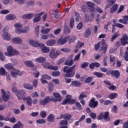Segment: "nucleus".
Returning <instances> with one entry per match:
<instances>
[{"label":"nucleus","instance_id":"obj_24","mask_svg":"<svg viewBox=\"0 0 128 128\" xmlns=\"http://www.w3.org/2000/svg\"><path fill=\"white\" fill-rule=\"evenodd\" d=\"M118 8V4H114L110 9V14H114V12H116Z\"/></svg>","mask_w":128,"mask_h":128},{"label":"nucleus","instance_id":"obj_9","mask_svg":"<svg viewBox=\"0 0 128 128\" xmlns=\"http://www.w3.org/2000/svg\"><path fill=\"white\" fill-rule=\"evenodd\" d=\"M15 28V32L16 34H22V26L20 23H16L14 24Z\"/></svg>","mask_w":128,"mask_h":128},{"label":"nucleus","instance_id":"obj_39","mask_svg":"<svg viewBox=\"0 0 128 128\" xmlns=\"http://www.w3.org/2000/svg\"><path fill=\"white\" fill-rule=\"evenodd\" d=\"M52 28H44L43 30H41V33L44 34H48V32H50Z\"/></svg>","mask_w":128,"mask_h":128},{"label":"nucleus","instance_id":"obj_11","mask_svg":"<svg viewBox=\"0 0 128 128\" xmlns=\"http://www.w3.org/2000/svg\"><path fill=\"white\" fill-rule=\"evenodd\" d=\"M43 14H44V12H42L39 14H35L34 16H36V17L33 19L34 22H40V20H42V18H40V16H42V15Z\"/></svg>","mask_w":128,"mask_h":128},{"label":"nucleus","instance_id":"obj_49","mask_svg":"<svg viewBox=\"0 0 128 128\" xmlns=\"http://www.w3.org/2000/svg\"><path fill=\"white\" fill-rule=\"evenodd\" d=\"M84 42H78V44L76 45V48H82L84 46Z\"/></svg>","mask_w":128,"mask_h":128},{"label":"nucleus","instance_id":"obj_8","mask_svg":"<svg viewBox=\"0 0 128 128\" xmlns=\"http://www.w3.org/2000/svg\"><path fill=\"white\" fill-rule=\"evenodd\" d=\"M7 51L8 52H5L4 54L6 56H14V48H12V46H9L7 48Z\"/></svg>","mask_w":128,"mask_h":128},{"label":"nucleus","instance_id":"obj_57","mask_svg":"<svg viewBox=\"0 0 128 128\" xmlns=\"http://www.w3.org/2000/svg\"><path fill=\"white\" fill-rule=\"evenodd\" d=\"M52 76H60V72L58 71H56V72H54L52 74Z\"/></svg>","mask_w":128,"mask_h":128},{"label":"nucleus","instance_id":"obj_15","mask_svg":"<svg viewBox=\"0 0 128 128\" xmlns=\"http://www.w3.org/2000/svg\"><path fill=\"white\" fill-rule=\"evenodd\" d=\"M50 96H48L46 98H44V100H41L40 101V104H41V106H46V104H48L50 102Z\"/></svg>","mask_w":128,"mask_h":128},{"label":"nucleus","instance_id":"obj_55","mask_svg":"<svg viewBox=\"0 0 128 128\" xmlns=\"http://www.w3.org/2000/svg\"><path fill=\"white\" fill-rule=\"evenodd\" d=\"M9 122H12V124H14L16 122V118H14V116H12L11 118H10Z\"/></svg>","mask_w":128,"mask_h":128},{"label":"nucleus","instance_id":"obj_64","mask_svg":"<svg viewBox=\"0 0 128 128\" xmlns=\"http://www.w3.org/2000/svg\"><path fill=\"white\" fill-rule=\"evenodd\" d=\"M124 60H126V62H128V52L126 51L124 54Z\"/></svg>","mask_w":128,"mask_h":128},{"label":"nucleus","instance_id":"obj_4","mask_svg":"<svg viewBox=\"0 0 128 128\" xmlns=\"http://www.w3.org/2000/svg\"><path fill=\"white\" fill-rule=\"evenodd\" d=\"M60 52L59 51H56L54 49H52L50 50V53L49 54L50 57V58H52V60H54V58H56L58 56H60Z\"/></svg>","mask_w":128,"mask_h":128},{"label":"nucleus","instance_id":"obj_25","mask_svg":"<svg viewBox=\"0 0 128 128\" xmlns=\"http://www.w3.org/2000/svg\"><path fill=\"white\" fill-rule=\"evenodd\" d=\"M71 86L78 88V86H82V84H80V81L74 80L72 82Z\"/></svg>","mask_w":128,"mask_h":128},{"label":"nucleus","instance_id":"obj_47","mask_svg":"<svg viewBox=\"0 0 128 128\" xmlns=\"http://www.w3.org/2000/svg\"><path fill=\"white\" fill-rule=\"evenodd\" d=\"M30 28L27 27L26 28H24V29H22L21 30V33L22 32L23 34H26V32H30Z\"/></svg>","mask_w":128,"mask_h":128},{"label":"nucleus","instance_id":"obj_43","mask_svg":"<svg viewBox=\"0 0 128 128\" xmlns=\"http://www.w3.org/2000/svg\"><path fill=\"white\" fill-rule=\"evenodd\" d=\"M87 96L84 92H82L80 94L78 98L79 100H84V98H86Z\"/></svg>","mask_w":128,"mask_h":128},{"label":"nucleus","instance_id":"obj_27","mask_svg":"<svg viewBox=\"0 0 128 128\" xmlns=\"http://www.w3.org/2000/svg\"><path fill=\"white\" fill-rule=\"evenodd\" d=\"M24 64L28 68H32L34 66L32 60H26L24 62Z\"/></svg>","mask_w":128,"mask_h":128},{"label":"nucleus","instance_id":"obj_51","mask_svg":"<svg viewBox=\"0 0 128 128\" xmlns=\"http://www.w3.org/2000/svg\"><path fill=\"white\" fill-rule=\"evenodd\" d=\"M116 0H107L106 2L108 4H110V6H112L113 4H116Z\"/></svg>","mask_w":128,"mask_h":128},{"label":"nucleus","instance_id":"obj_61","mask_svg":"<svg viewBox=\"0 0 128 128\" xmlns=\"http://www.w3.org/2000/svg\"><path fill=\"white\" fill-rule=\"evenodd\" d=\"M61 52H70V50L68 48H63L60 50Z\"/></svg>","mask_w":128,"mask_h":128},{"label":"nucleus","instance_id":"obj_6","mask_svg":"<svg viewBox=\"0 0 128 128\" xmlns=\"http://www.w3.org/2000/svg\"><path fill=\"white\" fill-rule=\"evenodd\" d=\"M1 92L2 94V98L4 102H8V98H10V93L6 92L4 89H2Z\"/></svg>","mask_w":128,"mask_h":128},{"label":"nucleus","instance_id":"obj_29","mask_svg":"<svg viewBox=\"0 0 128 128\" xmlns=\"http://www.w3.org/2000/svg\"><path fill=\"white\" fill-rule=\"evenodd\" d=\"M41 46H42L41 48L42 52L47 53L50 52V48L46 47L44 44H43V45H41Z\"/></svg>","mask_w":128,"mask_h":128},{"label":"nucleus","instance_id":"obj_54","mask_svg":"<svg viewBox=\"0 0 128 128\" xmlns=\"http://www.w3.org/2000/svg\"><path fill=\"white\" fill-rule=\"evenodd\" d=\"M6 74V70H4V68H0V74H2V76H4Z\"/></svg>","mask_w":128,"mask_h":128},{"label":"nucleus","instance_id":"obj_1","mask_svg":"<svg viewBox=\"0 0 128 128\" xmlns=\"http://www.w3.org/2000/svg\"><path fill=\"white\" fill-rule=\"evenodd\" d=\"M76 64L74 65L72 67H69L68 66H64L63 69V72H65V76L66 78H74V76L75 73L74 72V68H76Z\"/></svg>","mask_w":128,"mask_h":128},{"label":"nucleus","instance_id":"obj_28","mask_svg":"<svg viewBox=\"0 0 128 128\" xmlns=\"http://www.w3.org/2000/svg\"><path fill=\"white\" fill-rule=\"evenodd\" d=\"M56 40H50L46 42V44L48 46H52L56 44Z\"/></svg>","mask_w":128,"mask_h":128},{"label":"nucleus","instance_id":"obj_19","mask_svg":"<svg viewBox=\"0 0 128 128\" xmlns=\"http://www.w3.org/2000/svg\"><path fill=\"white\" fill-rule=\"evenodd\" d=\"M6 20H14L16 18V16L14 14H8L6 16Z\"/></svg>","mask_w":128,"mask_h":128},{"label":"nucleus","instance_id":"obj_35","mask_svg":"<svg viewBox=\"0 0 128 128\" xmlns=\"http://www.w3.org/2000/svg\"><path fill=\"white\" fill-rule=\"evenodd\" d=\"M26 103L28 104V106H32V98L30 96H28L26 98Z\"/></svg>","mask_w":128,"mask_h":128},{"label":"nucleus","instance_id":"obj_53","mask_svg":"<svg viewBox=\"0 0 128 128\" xmlns=\"http://www.w3.org/2000/svg\"><path fill=\"white\" fill-rule=\"evenodd\" d=\"M92 80V77H88L85 80L86 84H90Z\"/></svg>","mask_w":128,"mask_h":128},{"label":"nucleus","instance_id":"obj_21","mask_svg":"<svg viewBox=\"0 0 128 128\" xmlns=\"http://www.w3.org/2000/svg\"><path fill=\"white\" fill-rule=\"evenodd\" d=\"M123 19H120L118 20L119 22L123 24H128V16H123Z\"/></svg>","mask_w":128,"mask_h":128},{"label":"nucleus","instance_id":"obj_62","mask_svg":"<svg viewBox=\"0 0 128 128\" xmlns=\"http://www.w3.org/2000/svg\"><path fill=\"white\" fill-rule=\"evenodd\" d=\"M77 29L78 30H82V22H80L78 25H77Z\"/></svg>","mask_w":128,"mask_h":128},{"label":"nucleus","instance_id":"obj_5","mask_svg":"<svg viewBox=\"0 0 128 128\" xmlns=\"http://www.w3.org/2000/svg\"><path fill=\"white\" fill-rule=\"evenodd\" d=\"M95 100L96 98H92L90 100L88 104L90 108H96V106H98V101H96Z\"/></svg>","mask_w":128,"mask_h":128},{"label":"nucleus","instance_id":"obj_3","mask_svg":"<svg viewBox=\"0 0 128 128\" xmlns=\"http://www.w3.org/2000/svg\"><path fill=\"white\" fill-rule=\"evenodd\" d=\"M109 112H102L98 116V120H102L104 118L105 120H110V117H108Z\"/></svg>","mask_w":128,"mask_h":128},{"label":"nucleus","instance_id":"obj_33","mask_svg":"<svg viewBox=\"0 0 128 128\" xmlns=\"http://www.w3.org/2000/svg\"><path fill=\"white\" fill-rule=\"evenodd\" d=\"M14 67V64L12 63H8L4 65V68H6V70H12Z\"/></svg>","mask_w":128,"mask_h":128},{"label":"nucleus","instance_id":"obj_36","mask_svg":"<svg viewBox=\"0 0 128 128\" xmlns=\"http://www.w3.org/2000/svg\"><path fill=\"white\" fill-rule=\"evenodd\" d=\"M72 118V115L70 114H64V120H70Z\"/></svg>","mask_w":128,"mask_h":128},{"label":"nucleus","instance_id":"obj_45","mask_svg":"<svg viewBox=\"0 0 128 128\" xmlns=\"http://www.w3.org/2000/svg\"><path fill=\"white\" fill-rule=\"evenodd\" d=\"M64 32H66V34H70V29L66 26H64Z\"/></svg>","mask_w":128,"mask_h":128},{"label":"nucleus","instance_id":"obj_20","mask_svg":"<svg viewBox=\"0 0 128 128\" xmlns=\"http://www.w3.org/2000/svg\"><path fill=\"white\" fill-rule=\"evenodd\" d=\"M11 76L14 78H18V76H20V72L19 70H14L10 72Z\"/></svg>","mask_w":128,"mask_h":128},{"label":"nucleus","instance_id":"obj_26","mask_svg":"<svg viewBox=\"0 0 128 128\" xmlns=\"http://www.w3.org/2000/svg\"><path fill=\"white\" fill-rule=\"evenodd\" d=\"M24 88L26 90H34V86L30 84V83H26L24 84Z\"/></svg>","mask_w":128,"mask_h":128},{"label":"nucleus","instance_id":"obj_32","mask_svg":"<svg viewBox=\"0 0 128 128\" xmlns=\"http://www.w3.org/2000/svg\"><path fill=\"white\" fill-rule=\"evenodd\" d=\"M36 60L38 63L44 62L46 61V58L42 56L36 58Z\"/></svg>","mask_w":128,"mask_h":128},{"label":"nucleus","instance_id":"obj_56","mask_svg":"<svg viewBox=\"0 0 128 128\" xmlns=\"http://www.w3.org/2000/svg\"><path fill=\"white\" fill-rule=\"evenodd\" d=\"M60 126H68V121L66 120H62L60 122Z\"/></svg>","mask_w":128,"mask_h":128},{"label":"nucleus","instance_id":"obj_60","mask_svg":"<svg viewBox=\"0 0 128 128\" xmlns=\"http://www.w3.org/2000/svg\"><path fill=\"white\" fill-rule=\"evenodd\" d=\"M112 104V102L110 100H106L104 102V106H108V104Z\"/></svg>","mask_w":128,"mask_h":128},{"label":"nucleus","instance_id":"obj_12","mask_svg":"<svg viewBox=\"0 0 128 128\" xmlns=\"http://www.w3.org/2000/svg\"><path fill=\"white\" fill-rule=\"evenodd\" d=\"M30 46H34V48H38V46H44L43 44L38 43V41L34 40H30L29 42Z\"/></svg>","mask_w":128,"mask_h":128},{"label":"nucleus","instance_id":"obj_63","mask_svg":"<svg viewBox=\"0 0 128 128\" xmlns=\"http://www.w3.org/2000/svg\"><path fill=\"white\" fill-rule=\"evenodd\" d=\"M32 98H38V93L37 92H35L32 94Z\"/></svg>","mask_w":128,"mask_h":128},{"label":"nucleus","instance_id":"obj_13","mask_svg":"<svg viewBox=\"0 0 128 128\" xmlns=\"http://www.w3.org/2000/svg\"><path fill=\"white\" fill-rule=\"evenodd\" d=\"M86 4L87 6H88V8H90V12H94V6H95L94 3L92 2H86Z\"/></svg>","mask_w":128,"mask_h":128},{"label":"nucleus","instance_id":"obj_16","mask_svg":"<svg viewBox=\"0 0 128 128\" xmlns=\"http://www.w3.org/2000/svg\"><path fill=\"white\" fill-rule=\"evenodd\" d=\"M54 96L57 99H54V98H52V100L53 102H60L62 100V96H60V94L58 92H54L53 94Z\"/></svg>","mask_w":128,"mask_h":128},{"label":"nucleus","instance_id":"obj_38","mask_svg":"<svg viewBox=\"0 0 128 128\" xmlns=\"http://www.w3.org/2000/svg\"><path fill=\"white\" fill-rule=\"evenodd\" d=\"M65 66H70L72 64H74V60L72 59L70 60L69 61H66L64 62Z\"/></svg>","mask_w":128,"mask_h":128},{"label":"nucleus","instance_id":"obj_10","mask_svg":"<svg viewBox=\"0 0 128 128\" xmlns=\"http://www.w3.org/2000/svg\"><path fill=\"white\" fill-rule=\"evenodd\" d=\"M3 33L2 34V38L5 40H12V36L8 32H4V30H3Z\"/></svg>","mask_w":128,"mask_h":128},{"label":"nucleus","instance_id":"obj_14","mask_svg":"<svg viewBox=\"0 0 128 128\" xmlns=\"http://www.w3.org/2000/svg\"><path fill=\"white\" fill-rule=\"evenodd\" d=\"M128 37L126 34H123V38L120 39L121 44L123 46H126V44H128Z\"/></svg>","mask_w":128,"mask_h":128},{"label":"nucleus","instance_id":"obj_22","mask_svg":"<svg viewBox=\"0 0 128 128\" xmlns=\"http://www.w3.org/2000/svg\"><path fill=\"white\" fill-rule=\"evenodd\" d=\"M12 41L14 44H22V40L20 37H14L12 38Z\"/></svg>","mask_w":128,"mask_h":128},{"label":"nucleus","instance_id":"obj_37","mask_svg":"<svg viewBox=\"0 0 128 128\" xmlns=\"http://www.w3.org/2000/svg\"><path fill=\"white\" fill-rule=\"evenodd\" d=\"M76 106L78 110H82V106L80 102H76Z\"/></svg>","mask_w":128,"mask_h":128},{"label":"nucleus","instance_id":"obj_23","mask_svg":"<svg viewBox=\"0 0 128 128\" xmlns=\"http://www.w3.org/2000/svg\"><path fill=\"white\" fill-rule=\"evenodd\" d=\"M22 18L24 20H32L34 18V14H25L22 16Z\"/></svg>","mask_w":128,"mask_h":128},{"label":"nucleus","instance_id":"obj_18","mask_svg":"<svg viewBox=\"0 0 128 128\" xmlns=\"http://www.w3.org/2000/svg\"><path fill=\"white\" fill-rule=\"evenodd\" d=\"M26 92L22 90H18L16 93V96L18 98V100H22Z\"/></svg>","mask_w":128,"mask_h":128},{"label":"nucleus","instance_id":"obj_50","mask_svg":"<svg viewBox=\"0 0 128 128\" xmlns=\"http://www.w3.org/2000/svg\"><path fill=\"white\" fill-rule=\"evenodd\" d=\"M24 0H14V2H18V4L22 6V4H24Z\"/></svg>","mask_w":128,"mask_h":128},{"label":"nucleus","instance_id":"obj_31","mask_svg":"<svg viewBox=\"0 0 128 128\" xmlns=\"http://www.w3.org/2000/svg\"><path fill=\"white\" fill-rule=\"evenodd\" d=\"M92 34V31L90 28H87L84 34V38H88Z\"/></svg>","mask_w":128,"mask_h":128},{"label":"nucleus","instance_id":"obj_40","mask_svg":"<svg viewBox=\"0 0 128 128\" xmlns=\"http://www.w3.org/2000/svg\"><path fill=\"white\" fill-rule=\"evenodd\" d=\"M94 76H97V78H102V76H104V74H102V72H94Z\"/></svg>","mask_w":128,"mask_h":128},{"label":"nucleus","instance_id":"obj_48","mask_svg":"<svg viewBox=\"0 0 128 128\" xmlns=\"http://www.w3.org/2000/svg\"><path fill=\"white\" fill-rule=\"evenodd\" d=\"M0 59L2 62H4L6 60V56H4V54L0 51Z\"/></svg>","mask_w":128,"mask_h":128},{"label":"nucleus","instance_id":"obj_7","mask_svg":"<svg viewBox=\"0 0 128 128\" xmlns=\"http://www.w3.org/2000/svg\"><path fill=\"white\" fill-rule=\"evenodd\" d=\"M68 40H70V36L65 37L64 38H60L57 42V44L58 46H62Z\"/></svg>","mask_w":128,"mask_h":128},{"label":"nucleus","instance_id":"obj_41","mask_svg":"<svg viewBox=\"0 0 128 128\" xmlns=\"http://www.w3.org/2000/svg\"><path fill=\"white\" fill-rule=\"evenodd\" d=\"M74 18H72L70 23V28H74Z\"/></svg>","mask_w":128,"mask_h":128},{"label":"nucleus","instance_id":"obj_42","mask_svg":"<svg viewBox=\"0 0 128 128\" xmlns=\"http://www.w3.org/2000/svg\"><path fill=\"white\" fill-rule=\"evenodd\" d=\"M118 96V94L116 93H112L110 96H109V98L110 100H114V98H116Z\"/></svg>","mask_w":128,"mask_h":128},{"label":"nucleus","instance_id":"obj_34","mask_svg":"<svg viewBox=\"0 0 128 128\" xmlns=\"http://www.w3.org/2000/svg\"><path fill=\"white\" fill-rule=\"evenodd\" d=\"M47 119L50 122H54V114H49L47 118Z\"/></svg>","mask_w":128,"mask_h":128},{"label":"nucleus","instance_id":"obj_59","mask_svg":"<svg viewBox=\"0 0 128 128\" xmlns=\"http://www.w3.org/2000/svg\"><path fill=\"white\" fill-rule=\"evenodd\" d=\"M42 66H44V68H48L50 70V64L48 62H44L42 64Z\"/></svg>","mask_w":128,"mask_h":128},{"label":"nucleus","instance_id":"obj_58","mask_svg":"<svg viewBox=\"0 0 128 128\" xmlns=\"http://www.w3.org/2000/svg\"><path fill=\"white\" fill-rule=\"evenodd\" d=\"M107 48H106V44H102L101 50H104V54H106V50Z\"/></svg>","mask_w":128,"mask_h":128},{"label":"nucleus","instance_id":"obj_44","mask_svg":"<svg viewBox=\"0 0 128 128\" xmlns=\"http://www.w3.org/2000/svg\"><path fill=\"white\" fill-rule=\"evenodd\" d=\"M36 122L39 124H46V122L44 119H39L36 120Z\"/></svg>","mask_w":128,"mask_h":128},{"label":"nucleus","instance_id":"obj_52","mask_svg":"<svg viewBox=\"0 0 128 128\" xmlns=\"http://www.w3.org/2000/svg\"><path fill=\"white\" fill-rule=\"evenodd\" d=\"M0 14H10V11L6 10H3L0 12Z\"/></svg>","mask_w":128,"mask_h":128},{"label":"nucleus","instance_id":"obj_2","mask_svg":"<svg viewBox=\"0 0 128 128\" xmlns=\"http://www.w3.org/2000/svg\"><path fill=\"white\" fill-rule=\"evenodd\" d=\"M76 102V99H72V97L71 95H67L66 100L62 102V104H74Z\"/></svg>","mask_w":128,"mask_h":128},{"label":"nucleus","instance_id":"obj_17","mask_svg":"<svg viewBox=\"0 0 128 128\" xmlns=\"http://www.w3.org/2000/svg\"><path fill=\"white\" fill-rule=\"evenodd\" d=\"M111 76H113V78H116V80L120 78V71L118 70H112V72H111Z\"/></svg>","mask_w":128,"mask_h":128},{"label":"nucleus","instance_id":"obj_46","mask_svg":"<svg viewBox=\"0 0 128 128\" xmlns=\"http://www.w3.org/2000/svg\"><path fill=\"white\" fill-rule=\"evenodd\" d=\"M40 116L42 118H46V111H42L40 112Z\"/></svg>","mask_w":128,"mask_h":128},{"label":"nucleus","instance_id":"obj_30","mask_svg":"<svg viewBox=\"0 0 128 128\" xmlns=\"http://www.w3.org/2000/svg\"><path fill=\"white\" fill-rule=\"evenodd\" d=\"M24 128V124L20 121H18L17 124L13 126V128Z\"/></svg>","mask_w":128,"mask_h":128}]
</instances>
